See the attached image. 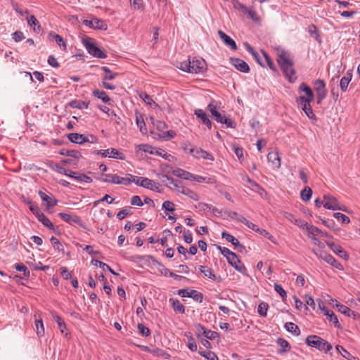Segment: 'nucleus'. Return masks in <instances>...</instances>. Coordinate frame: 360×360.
Returning a JSON list of instances; mask_svg holds the SVG:
<instances>
[{
	"label": "nucleus",
	"mask_w": 360,
	"mask_h": 360,
	"mask_svg": "<svg viewBox=\"0 0 360 360\" xmlns=\"http://www.w3.org/2000/svg\"><path fill=\"white\" fill-rule=\"evenodd\" d=\"M300 94L304 93V96H300L296 98L295 101L297 104L301 107L303 112L307 117L313 122H316L317 117H316L311 103L314 100V94L312 89L304 82L300 84L297 89Z\"/></svg>",
	"instance_id": "1"
},
{
	"label": "nucleus",
	"mask_w": 360,
	"mask_h": 360,
	"mask_svg": "<svg viewBox=\"0 0 360 360\" xmlns=\"http://www.w3.org/2000/svg\"><path fill=\"white\" fill-rule=\"evenodd\" d=\"M276 60L285 77L290 83H294L297 79V76L290 53L283 49L279 51L277 54Z\"/></svg>",
	"instance_id": "2"
},
{
	"label": "nucleus",
	"mask_w": 360,
	"mask_h": 360,
	"mask_svg": "<svg viewBox=\"0 0 360 360\" xmlns=\"http://www.w3.org/2000/svg\"><path fill=\"white\" fill-rule=\"evenodd\" d=\"M206 63L202 58H188L187 60L178 63L177 68L184 72L192 74H199L205 69Z\"/></svg>",
	"instance_id": "3"
},
{
	"label": "nucleus",
	"mask_w": 360,
	"mask_h": 360,
	"mask_svg": "<svg viewBox=\"0 0 360 360\" xmlns=\"http://www.w3.org/2000/svg\"><path fill=\"white\" fill-rule=\"evenodd\" d=\"M306 344L311 347L327 353L332 349V345L324 339L315 335L307 336L305 340Z\"/></svg>",
	"instance_id": "4"
},
{
	"label": "nucleus",
	"mask_w": 360,
	"mask_h": 360,
	"mask_svg": "<svg viewBox=\"0 0 360 360\" xmlns=\"http://www.w3.org/2000/svg\"><path fill=\"white\" fill-rule=\"evenodd\" d=\"M82 44L86 49L88 53L92 56L102 59H104L107 57L106 53L99 47H98L96 44L91 41V39H83Z\"/></svg>",
	"instance_id": "5"
},
{
	"label": "nucleus",
	"mask_w": 360,
	"mask_h": 360,
	"mask_svg": "<svg viewBox=\"0 0 360 360\" xmlns=\"http://www.w3.org/2000/svg\"><path fill=\"white\" fill-rule=\"evenodd\" d=\"M323 207L330 210H342L347 212L346 206L340 204L335 197L330 194L323 195Z\"/></svg>",
	"instance_id": "6"
},
{
	"label": "nucleus",
	"mask_w": 360,
	"mask_h": 360,
	"mask_svg": "<svg viewBox=\"0 0 360 360\" xmlns=\"http://www.w3.org/2000/svg\"><path fill=\"white\" fill-rule=\"evenodd\" d=\"M153 124L158 131L161 132L160 136L166 141L172 139L176 136V132L173 130L165 131L167 128V125L163 121L155 120L153 122Z\"/></svg>",
	"instance_id": "7"
},
{
	"label": "nucleus",
	"mask_w": 360,
	"mask_h": 360,
	"mask_svg": "<svg viewBox=\"0 0 360 360\" xmlns=\"http://www.w3.org/2000/svg\"><path fill=\"white\" fill-rule=\"evenodd\" d=\"M314 87L316 92V103L321 104L328 94L326 83L323 79H316L314 82Z\"/></svg>",
	"instance_id": "8"
},
{
	"label": "nucleus",
	"mask_w": 360,
	"mask_h": 360,
	"mask_svg": "<svg viewBox=\"0 0 360 360\" xmlns=\"http://www.w3.org/2000/svg\"><path fill=\"white\" fill-rule=\"evenodd\" d=\"M313 252L317 257L323 259V261H325L328 264H330L334 268L339 269V270L343 269V266L340 264V262H339L333 256L327 253L326 252L323 251V250H320V251L314 250Z\"/></svg>",
	"instance_id": "9"
},
{
	"label": "nucleus",
	"mask_w": 360,
	"mask_h": 360,
	"mask_svg": "<svg viewBox=\"0 0 360 360\" xmlns=\"http://www.w3.org/2000/svg\"><path fill=\"white\" fill-rule=\"evenodd\" d=\"M95 153L101 155L102 158H110L120 160H124L126 159V156L122 152L114 148L96 150Z\"/></svg>",
	"instance_id": "10"
},
{
	"label": "nucleus",
	"mask_w": 360,
	"mask_h": 360,
	"mask_svg": "<svg viewBox=\"0 0 360 360\" xmlns=\"http://www.w3.org/2000/svg\"><path fill=\"white\" fill-rule=\"evenodd\" d=\"M82 23L89 28L94 30L105 31L108 29L107 23L103 20L97 18H93L91 20H83Z\"/></svg>",
	"instance_id": "11"
},
{
	"label": "nucleus",
	"mask_w": 360,
	"mask_h": 360,
	"mask_svg": "<svg viewBox=\"0 0 360 360\" xmlns=\"http://www.w3.org/2000/svg\"><path fill=\"white\" fill-rule=\"evenodd\" d=\"M178 295L182 297H190L194 301L201 303L203 301V294L195 290L180 289L178 290Z\"/></svg>",
	"instance_id": "12"
},
{
	"label": "nucleus",
	"mask_w": 360,
	"mask_h": 360,
	"mask_svg": "<svg viewBox=\"0 0 360 360\" xmlns=\"http://www.w3.org/2000/svg\"><path fill=\"white\" fill-rule=\"evenodd\" d=\"M228 263L232 266L237 271L240 272L243 275L247 274V269L245 266L239 259L238 255L233 253L228 259Z\"/></svg>",
	"instance_id": "13"
},
{
	"label": "nucleus",
	"mask_w": 360,
	"mask_h": 360,
	"mask_svg": "<svg viewBox=\"0 0 360 360\" xmlns=\"http://www.w3.org/2000/svg\"><path fill=\"white\" fill-rule=\"evenodd\" d=\"M58 217L66 223H68L70 224H75L79 226L80 227H84V222L80 219V217L76 214L60 212L58 213Z\"/></svg>",
	"instance_id": "14"
},
{
	"label": "nucleus",
	"mask_w": 360,
	"mask_h": 360,
	"mask_svg": "<svg viewBox=\"0 0 360 360\" xmlns=\"http://www.w3.org/2000/svg\"><path fill=\"white\" fill-rule=\"evenodd\" d=\"M163 179H165L167 182V186L172 191H175L181 193V190L184 188V185L182 181L175 179L167 174L162 175Z\"/></svg>",
	"instance_id": "15"
},
{
	"label": "nucleus",
	"mask_w": 360,
	"mask_h": 360,
	"mask_svg": "<svg viewBox=\"0 0 360 360\" xmlns=\"http://www.w3.org/2000/svg\"><path fill=\"white\" fill-rule=\"evenodd\" d=\"M229 60L230 64L238 71L243 73H248L250 72V67L245 60L238 58H231Z\"/></svg>",
	"instance_id": "16"
},
{
	"label": "nucleus",
	"mask_w": 360,
	"mask_h": 360,
	"mask_svg": "<svg viewBox=\"0 0 360 360\" xmlns=\"http://www.w3.org/2000/svg\"><path fill=\"white\" fill-rule=\"evenodd\" d=\"M189 153L197 159L209 160L211 161L214 160V158L211 153L202 148H191Z\"/></svg>",
	"instance_id": "17"
},
{
	"label": "nucleus",
	"mask_w": 360,
	"mask_h": 360,
	"mask_svg": "<svg viewBox=\"0 0 360 360\" xmlns=\"http://www.w3.org/2000/svg\"><path fill=\"white\" fill-rule=\"evenodd\" d=\"M331 302L332 304H335L338 311H340L341 314H343L348 317H353L354 319H356V316H359L357 312L352 310L350 308L344 304H340L338 300L332 299Z\"/></svg>",
	"instance_id": "18"
},
{
	"label": "nucleus",
	"mask_w": 360,
	"mask_h": 360,
	"mask_svg": "<svg viewBox=\"0 0 360 360\" xmlns=\"http://www.w3.org/2000/svg\"><path fill=\"white\" fill-rule=\"evenodd\" d=\"M38 193L41 200L44 202V205L46 206V209H50L55 207L58 202V200L52 195H49L41 190Z\"/></svg>",
	"instance_id": "19"
},
{
	"label": "nucleus",
	"mask_w": 360,
	"mask_h": 360,
	"mask_svg": "<svg viewBox=\"0 0 360 360\" xmlns=\"http://www.w3.org/2000/svg\"><path fill=\"white\" fill-rule=\"evenodd\" d=\"M141 187L149 189L153 191L160 193V184L158 182L155 181L154 180L150 179L147 177H143V180H141Z\"/></svg>",
	"instance_id": "20"
},
{
	"label": "nucleus",
	"mask_w": 360,
	"mask_h": 360,
	"mask_svg": "<svg viewBox=\"0 0 360 360\" xmlns=\"http://www.w3.org/2000/svg\"><path fill=\"white\" fill-rule=\"evenodd\" d=\"M221 237L231 243L238 251L242 252L245 249V246L240 243V241L231 234L224 231L221 233Z\"/></svg>",
	"instance_id": "21"
},
{
	"label": "nucleus",
	"mask_w": 360,
	"mask_h": 360,
	"mask_svg": "<svg viewBox=\"0 0 360 360\" xmlns=\"http://www.w3.org/2000/svg\"><path fill=\"white\" fill-rule=\"evenodd\" d=\"M67 137L70 142L79 145H82L88 141V136L86 135L79 133H70L68 134Z\"/></svg>",
	"instance_id": "22"
},
{
	"label": "nucleus",
	"mask_w": 360,
	"mask_h": 360,
	"mask_svg": "<svg viewBox=\"0 0 360 360\" xmlns=\"http://www.w3.org/2000/svg\"><path fill=\"white\" fill-rule=\"evenodd\" d=\"M51 316L53 320L57 323L58 327L60 331V333L65 337L69 335L68 330L66 327V323L63 319L55 312H51Z\"/></svg>",
	"instance_id": "23"
},
{
	"label": "nucleus",
	"mask_w": 360,
	"mask_h": 360,
	"mask_svg": "<svg viewBox=\"0 0 360 360\" xmlns=\"http://www.w3.org/2000/svg\"><path fill=\"white\" fill-rule=\"evenodd\" d=\"M328 248L340 257L346 260L349 259V255L345 251L340 245H335L333 242H326Z\"/></svg>",
	"instance_id": "24"
},
{
	"label": "nucleus",
	"mask_w": 360,
	"mask_h": 360,
	"mask_svg": "<svg viewBox=\"0 0 360 360\" xmlns=\"http://www.w3.org/2000/svg\"><path fill=\"white\" fill-rule=\"evenodd\" d=\"M199 270L205 277H207L214 281H221V277L217 276V275L214 274L213 271L207 266H200Z\"/></svg>",
	"instance_id": "25"
},
{
	"label": "nucleus",
	"mask_w": 360,
	"mask_h": 360,
	"mask_svg": "<svg viewBox=\"0 0 360 360\" xmlns=\"http://www.w3.org/2000/svg\"><path fill=\"white\" fill-rule=\"evenodd\" d=\"M218 34L223 42L229 46L231 50L236 51L237 49V45L235 41L231 38L229 35L224 33L221 30L218 31Z\"/></svg>",
	"instance_id": "26"
},
{
	"label": "nucleus",
	"mask_w": 360,
	"mask_h": 360,
	"mask_svg": "<svg viewBox=\"0 0 360 360\" xmlns=\"http://www.w3.org/2000/svg\"><path fill=\"white\" fill-rule=\"evenodd\" d=\"M215 118V120L217 122L225 124L227 127L230 128H235L236 127V123L231 120L230 118L226 117L224 115H222L220 112H218V113L214 117Z\"/></svg>",
	"instance_id": "27"
},
{
	"label": "nucleus",
	"mask_w": 360,
	"mask_h": 360,
	"mask_svg": "<svg viewBox=\"0 0 360 360\" xmlns=\"http://www.w3.org/2000/svg\"><path fill=\"white\" fill-rule=\"evenodd\" d=\"M269 162L272 163L274 169H278L281 167V159L278 152H270L267 155Z\"/></svg>",
	"instance_id": "28"
},
{
	"label": "nucleus",
	"mask_w": 360,
	"mask_h": 360,
	"mask_svg": "<svg viewBox=\"0 0 360 360\" xmlns=\"http://www.w3.org/2000/svg\"><path fill=\"white\" fill-rule=\"evenodd\" d=\"M172 174L176 177L181 178L185 180L193 181V174L189 172L185 171L182 169L177 168L172 171Z\"/></svg>",
	"instance_id": "29"
},
{
	"label": "nucleus",
	"mask_w": 360,
	"mask_h": 360,
	"mask_svg": "<svg viewBox=\"0 0 360 360\" xmlns=\"http://www.w3.org/2000/svg\"><path fill=\"white\" fill-rule=\"evenodd\" d=\"M194 114L196 115L198 118H200L202 122L206 125L209 129L212 127V122L207 117L205 112L202 109H197L195 110Z\"/></svg>",
	"instance_id": "30"
},
{
	"label": "nucleus",
	"mask_w": 360,
	"mask_h": 360,
	"mask_svg": "<svg viewBox=\"0 0 360 360\" xmlns=\"http://www.w3.org/2000/svg\"><path fill=\"white\" fill-rule=\"evenodd\" d=\"M309 235H311L314 236H321L325 238H332L330 235H329L326 231H322L316 226L311 225V226L309 227Z\"/></svg>",
	"instance_id": "31"
},
{
	"label": "nucleus",
	"mask_w": 360,
	"mask_h": 360,
	"mask_svg": "<svg viewBox=\"0 0 360 360\" xmlns=\"http://www.w3.org/2000/svg\"><path fill=\"white\" fill-rule=\"evenodd\" d=\"M193 181L198 183H206L208 184H214L217 183V180L214 176H202L198 174H193Z\"/></svg>",
	"instance_id": "32"
},
{
	"label": "nucleus",
	"mask_w": 360,
	"mask_h": 360,
	"mask_svg": "<svg viewBox=\"0 0 360 360\" xmlns=\"http://www.w3.org/2000/svg\"><path fill=\"white\" fill-rule=\"evenodd\" d=\"M169 302L171 304L172 309L175 312L181 314L185 313V307L181 303V302L179 300L170 298L169 300Z\"/></svg>",
	"instance_id": "33"
},
{
	"label": "nucleus",
	"mask_w": 360,
	"mask_h": 360,
	"mask_svg": "<svg viewBox=\"0 0 360 360\" xmlns=\"http://www.w3.org/2000/svg\"><path fill=\"white\" fill-rule=\"evenodd\" d=\"M140 98L148 106L152 108H156L158 105L155 102L152 97L146 92H141L139 94Z\"/></svg>",
	"instance_id": "34"
},
{
	"label": "nucleus",
	"mask_w": 360,
	"mask_h": 360,
	"mask_svg": "<svg viewBox=\"0 0 360 360\" xmlns=\"http://www.w3.org/2000/svg\"><path fill=\"white\" fill-rule=\"evenodd\" d=\"M59 154L61 155H65L72 157L76 159H79L82 157V153L76 150H69L63 148L59 151Z\"/></svg>",
	"instance_id": "35"
},
{
	"label": "nucleus",
	"mask_w": 360,
	"mask_h": 360,
	"mask_svg": "<svg viewBox=\"0 0 360 360\" xmlns=\"http://www.w3.org/2000/svg\"><path fill=\"white\" fill-rule=\"evenodd\" d=\"M89 103L81 100H72L69 103V105L72 108L79 110L88 109Z\"/></svg>",
	"instance_id": "36"
},
{
	"label": "nucleus",
	"mask_w": 360,
	"mask_h": 360,
	"mask_svg": "<svg viewBox=\"0 0 360 360\" xmlns=\"http://www.w3.org/2000/svg\"><path fill=\"white\" fill-rule=\"evenodd\" d=\"M102 181L105 183H111L115 184H119L120 176L117 174H103Z\"/></svg>",
	"instance_id": "37"
},
{
	"label": "nucleus",
	"mask_w": 360,
	"mask_h": 360,
	"mask_svg": "<svg viewBox=\"0 0 360 360\" xmlns=\"http://www.w3.org/2000/svg\"><path fill=\"white\" fill-rule=\"evenodd\" d=\"M91 263L93 265L98 266L103 271H105V270L109 271L112 274H113L115 276L119 275V274L116 273L112 269H111V267L110 266H108L107 264H105L101 261H99L96 259H92L91 261Z\"/></svg>",
	"instance_id": "38"
},
{
	"label": "nucleus",
	"mask_w": 360,
	"mask_h": 360,
	"mask_svg": "<svg viewBox=\"0 0 360 360\" xmlns=\"http://www.w3.org/2000/svg\"><path fill=\"white\" fill-rule=\"evenodd\" d=\"M49 39H55L58 46L63 49L66 50L67 45L63 37L57 34L53 33V32H50L49 34Z\"/></svg>",
	"instance_id": "39"
},
{
	"label": "nucleus",
	"mask_w": 360,
	"mask_h": 360,
	"mask_svg": "<svg viewBox=\"0 0 360 360\" xmlns=\"http://www.w3.org/2000/svg\"><path fill=\"white\" fill-rule=\"evenodd\" d=\"M37 219L44 226L49 228L51 230L55 229V226H54L53 224L50 221V219L43 212H41L39 216H37Z\"/></svg>",
	"instance_id": "40"
},
{
	"label": "nucleus",
	"mask_w": 360,
	"mask_h": 360,
	"mask_svg": "<svg viewBox=\"0 0 360 360\" xmlns=\"http://www.w3.org/2000/svg\"><path fill=\"white\" fill-rule=\"evenodd\" d=\"M308 32L313 38L315 39V40L317 42H319V44L321 43V38L320 36V32L315 25L311 24L308 27Z\"/></svg>",
	"instance_id": "41"
},
{
	"label": "nucleus",
	"mask_w": 360,
	"mask_h": 360,
	"mask_svg": "<svg viewBox=\"0 0 360 360\" xmlns=\"http://www.w3.org/2000/svg\"><path fill=\"white\" fill-rule=\"evenodd\" d=\"M181 193L188 196L194 201H198L200 199L198 194L195 191L186 187L185 186L184 188L181 190Z\"/></svg>",
	"instance_id": "42"
},
{
	"label": "nucleus",
	"mask_w": 360,
	"mask_h": 360,
	"mask_svg": "<svg viewBox=\"0 0 360 360\" xmlns=\"http://www.w3.org/2000/svg\"><path fill=\"white\" fill-rule=\"evenodd\" d=\"M92 95L94 97H96V98L101 99L104 103H108L110 101V97L108 96L107 93L104 91L95 89L92 91Z\"/></svg>",
	"instance_id": "43"
},
{
	"label": "nucleus",
	"mask_w": 360,
	"mask_h": 360,
	"mask_svg": "<svg viewBox=\"0 0 360 360\" xmlns=\"http://www.w3.org/2000/svg\"><path fill=\"white\" fill-rule=\"evenodd\" d=\"M277 344L282 348L278 351V354H281L290 350V346L287 340L283 338H278L276 341Z\"/></svg>",
	"instance_id": "44"
},
{
	"label": "nucleus",
	"mask_w": 360,
	"mask_h": 360,
	"mask_svg": "<svg viewBox=\"0 0 360 360\" xmlns=\"http://www.w3.org/2000/svg\"><path fill=\"white\" fill-rule=\"evenodd\" d=\"M136 122L137 127L139 128L140 131L142 134H146L147 133V128L143 116L141 115L136 114Z\"/></svg>",
	"instance_id": "45"
},
{
	"label": "nucleus",
	"mask_w": 360,
	"mask_h": 360,
	"mask_svg": "<svg viewBox=\"0 0 360 360\" xmlns=\"http://www.w3.org/2000/svg\"><path fill=\"white\" fill-rule=\"evenodd\" d=\"M162 266V269H160V271L162 274H163L164 276H170V277H172L174 278V279L176 280H181L182 278H185V277L182 276H179V275H177L173 272H172L168 268L165 267V266L163 265H160Z\"/></svg>",
	"instance_id": "46"
},
{
	"label": "nucleus",
	"mask_w": 360,
	"mask_h": 360,
	"mask_svg": "<svg viewBox=\"0 0 360 360\" xmlns=\"http://www.w3.org/2000/svg\"><path fill=\"white\" fill-rule=\"evenodd\" d=\"M35 329L38 337L41 338L44 335L45 330L42 319L35 320Z\"/></svg>",
	"instance_id": "47"
},
{
	"label": "nucleus",
	"mask_w": 360,
	"mask_h": 360,
	"mask_svg": "<svg viewBox=\"0 0 360 360\" xmlns=\"http://www.w3.org/2000/svg\"><path fill=\"white\" fill-rule=\"evenodd\" d=\"M336 350L346 359L347 360H355L356 357L354 356L352 354H350L347 349H345L342 346L337 345L335 347Z\"/></svg>",
	"instance_id": "48"
},
{
	"label": "nucleus",
	"mask_w": 360,
	"mask_h": 360,
	"mask_svg": "<svg viewBox=\"0 0 360 360\" xmlns=\"http://www.w3.org/2000/svg\"><path fill=\"white\" fill-rule=\"evenodd\" d=\"M351 79H352L351 74H347L346 76H344L341 78L340 82V86L341 90L343 92L347 91L349 83L350 82Z\"/></svg>",
	"instance_id": "49"
},
{
	"label": "nucleus",
	"mask_w": 360,
	"mask_h": 360,
	"mask_svg": "<svg viewBox=\"0 0 360 360\" xmlns=\"http://www.w3.org/2000/svg\"><path fill=\"white\" fill-rule=\"evenodd\" d=\"M101 70L104 72L103 80L105 79H114L118 75L116 72H112L110 69L107 66L101 67Z\"/></svg>",
	"instance_id": "50"
},
{
	"label": "nucleus",
	"mask_w": 360,
	"mask_h": 360,
	"mask_svg": "<svg viewBox=\"0 0 360 360\" xmlns=\"http://www.w3.org/2000/svg\"><path fill=\"white\" fill-rule=\"evenodd\" d=\"M72 179H74L78 181L84 182L86 184H91L93 181L92 178L90 177L89 176H87L84 174H79L77 172H76V174L72 176Z\"/></svg>",
	"instance_id": "51"
},
{
	"label": "nucleus",
	"mask_w": 360,
	"mask_h": 360,
	"mask_svg": "<svg viewBox=\"0 0 360 360\" xmlns=\"http://www.w3.org/2000/svg\"><path fill=\"white\" fill-rule=\"evenodd\" d=\"M199 354L207 360H219L217 355L212 351L202 350L199 351Z\"/></svg>",
	"instance_id": "52"
},
{
	"label": "nucleus",
	"mask_w": 360,
	"mask_h": 360,
	"mask_svg": "<svg viewBox=\"0 0 360 360\" xmlns=\"http://www.w3.org/2000/svg\"><path fill=\"white\" fill-rule=\"evenodd\" d=\"M285 328L287 331L292 334L298 335L300 333L299 327L292 322H287L285 324Z\"/></svg>",
	"instance_id": "53"
},
{
	"label": "nucleus",
	"mask_w": 360,
	"mask_h": 360,
	"mask_svg": "<svg viewBox=\"0 0 360 360\" xmlns=\"http://www.w3.org/2000/svg\"><path fill=\"white\" fill-rule=\"evenodd\" d=\"M50 241L56 250L62 253L64 252V247L56 237L52 236L50 239Z\"/></svg>",
	"instance_id": "54"
},
{
	"label": "nucleus",
	"mask_w": 360,
	"mask_h": 360,
	"mask_svg": "<svg viewBox=\"0 0 360 360\" xmlns=\"http://www.w3.org/2000/svg\"><path fill=\"white\" fill-rule=\"evenodd\" d=\"M47 165L52 169L53 170L57 172L59 174H67L68 169L65 168L63 166H60L58 164H55L53 162H50L47 164Z\"/></svg>",
	"instance_id": "55"
},
{
	"label": "nucleus",
	"mask_w": 360,
	"mask_h": 360,
	"mask_svg": "<svg viewBox=\"0 0 360 360\" xmlns=\"http://www.w3.org/2000/svg\"><path fill=\"white\" fill-rule=\"evenodd\" d=\"M27 204L29 206L30 210L36 217V218L42 212L36 202H34L31 200H28L27 202Z\"/></svg>",
	"instance_id": "56"
},
{
	"label": "nucleus",
	"mask_w": 360,
	"mask_h": 360,
	"mask_svg": "<svg viewBox=\"0 0 360 360\" xmlns=\"http://www.w3.org/2000/svg\"><path fill=\"white\" fill-rule=\"evenodd\" d=\"M312 195V190L309 186H305L303 190H302L300 196L301 199L304 201L307 202L310 200Z\"/></svg>",
	"instance_id": "57"
},
{
	"label": "nucleus",
	"mask_w": 360,
	"mask_h": 360,
	"mask_svg": "<svg viewBox=\"0 0 360 360\" xmlns=\"http://www.w3.org/2000/svg\"><path fill=\"white\" fill-rule=\"evenodd\" d=\"M324 314L327 316V319L328 321H332L335 326L337 328L340 327V324L339 323L338 319L337 316L333 312L330 311L329 310H326V312Z\"/></svg>",
	"instance_id": "58"
},
{
	"label": "nucleus",
	"mask_w": 360,
	"mask_h": 360,
	"mask_svg": "<svg viewBox=\"0 0 360 360\" xmlns=\"http://www.w3.org/2000/svg\"><path fill=\"white\" fill-rule=\"evenodd\" d=\"M259 235L268 238L271 242L276 244V240L274 236H273L269 231L264 229L259 228L257 232Z\"/></svg>",
	"instance_id": "59"
},
{
	"label": "nucleus",
	"mask_w": 360,
	"mask_h": 360,
	"mask_svg": "<svg viewBox=\"0 0 360 360\" xmlns=\"http://www.w3.org/2000/svg\"><path fill=\"white\" fill-rule=\"evenodd\" d=\"M269 305L266 302H261L258 305L257 311L260 316L265 317L267 314Z\"/></svg>",
	"instance_id": "60"
},
{
	"label": "nucleus",
	"mask_w": 360,
	"mask_h": 360,
	"mask_svg": "<svg viewBox=\"0 0 360 360\" xmlns=\"http://www.w3.org/2000/svg\"><path fill=\"white\" fill-rule=\"evenodd\" d=\"M232 4L234 9L240 11L244 14L245 11H248V7L243 4L240 3L238 0H233Z\"/></svg>",
	"instance_id": "61"
},
{
	"label": "nucleus",
	"mask_w": 360,
	"mask_h": 360,
	"mask_svg": "<svg viewBox=\"0 0 360 360\" xmlns=\"http://www.w3.org/2000/svg\"><path fill=\"white\" fill-rule=\"evenodd\" d=\"M333 217L342 224H349L350 222L349 218L345 214L335 212L333 214Z\"/></svg>",
	"instance_id": "62"
},
{
	"label": "nucleus",
	"mask_w": 360,
	"mask_h": 360,
	"mask_svg": "<svg viewBox=\"0 0 360 360\" xmlns=\"http://www.w3.org/2000/svg\"><path fill=\"white\" fill-rule=\"evenodd\" d=\"M139 333L143 337H148L150 335V329L143 323L138 324Z\"/></svg>",
	"instance_id": "63"
},
{
	"label": "nucleus",
	"mask_w": 360,
	"mask_h": 360,
	"mask_svg": "<svg viewBox=\"0 0 360 360\" xmlns=\"http://www.w3.org/2000/svg\"><path fill=\"white\" fill-rule=\"evenodd\" d=\"M264 57L265 58V61L267 63L269 68L273 70L274 72H277V68L276 67L274 61L271 60V57L266 53L263 52Z\"/></svg>",
	"instance_id": "64"
}]
</instances>
